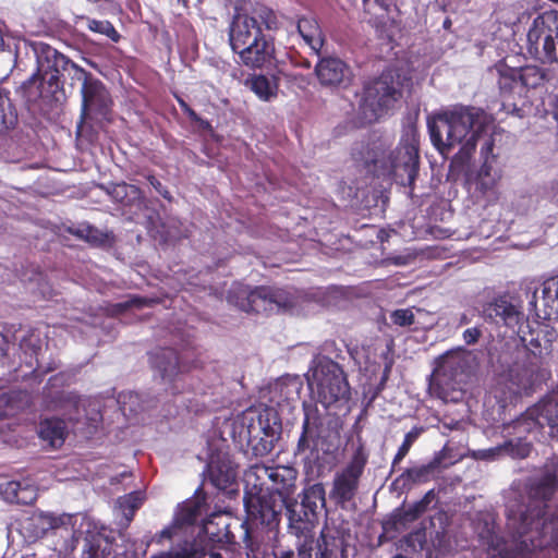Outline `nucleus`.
Segmentation results:
<instances>
[{"mask_svg": "<svg viewBox=\"0 0 558 558\" xmlns=\"http://www.w3.org/2000/svg\"><path fill=\"white\" fill-rule=\"evenodd\" d=\"M556 14L546 10L537 14L527 31V52L542 63L558 62V28Z\"/></svg>", "mask_w": 558, "mask_h": 558, "instance_id": "obj_14", "label": "nucleus"}, {"mask_svg": "<svg viewBox=\"0 0 558 558\" xmlns=\"http://www.w3.org/2000/svg\"><path fill=\"white\" fill-rule=\"evenodd\" d=\"M411 77L403 69L389 66L363 88L361 108L369 120L383 117L402 97L403 87Z\"/></svg>", "mask_w": 558, "mask_h": 558, "instance_id": "obj_10", "label": "nucleus"}, {"mask_svg": "<svg viewBox=\"0 0 558 558\" xmlns=\"http://www.w3.org/2000/svg\"><path fill=\"white\" fill-rule=\"evenodd\" d=\"M284 499H280L276 494L260 490L258 494H245L244 508L246 520L234 523L242 531L243 549L245 558H265L266 547L258 539L252 525L266 527L268 531H275L279 527L281 512L284 508Z\"/></svg>", "mask_w": 558, "mask_h": 558, "instance_id": "obj_7", "label": "nucleus"}, {"mask_svg": "<svg viewBox=\"0 0 558 558\" xmlns=\"http://www.w3.org/2000/svg\"><path fill=\"white\" fill-rule=\"evenodd\" d=\"M63 401L72 404L73 407H77L80 401H81V397L75 393V392H68L64 397H63Z\"/></svg>", "mask_w": 558, "mask_h": 558, "instance_id": "obj_55", "label": "nucleus"}, {"mask_svg": "<svg viewBox=\"0 0 558 558\" xmlns=\"http://www.w3.org/2000/svg\"><path fill=\"white\" fill-rule=\"evenodd\" d=\"M437 498V494L435 489H429L425 493V495L413 505L409 506L411 509L410 517L412 519L421 518L429 508V505L435 501Z\"/></svg>", "mask_w": 558, "mask_h": 558, "instance_id": "obj_43", "label": "nucleus"}, {"mask_svg": "<svg viewBox=\"0 0 558 558\" xmlns=\"http://www.w3.org/2000/svg\"><path fill=\"white\" fill-rule=\"evenodd\" d=\"M17 123V112L8 93L0 89V133L13 129Z\"/></svg>", "mask_w": 558, "mask_h": 558, "instance_id": "obj_35", "label": "nucleus"}, {"mask_svg": "<svg viewBox=\"0 0 558 558\" xmlns=\"http://www.w3.org/2000/svg\"><path fill=\"white\" fill-rule=\"evenodd\" d=\"M558 486V460L546 466L545 473L531 487L532 499L521 512L515 527L517 539L521 548L533 551L545 544L548 529L558 525V520L548 518L547 501L551 499Z\"/></svg>", "mask_w": 558, "mask_h": 558, "instance_id": "obj_5", "label": "nucleus"}, {"mask_svg": "<svg viewBox=\"0 0 558 558\" xmlns=\"http://www.w3.org/2000/svg\"><path fill=\"white\" fill-rule=\"evenodd\" d=\"M20 485H21V484H20L19 482H11V483H9V487H10V488H11V490L15 494V495H14V499H15V501H16L17 504H26V501H25V500H22V499L19 497L17 493H16L17 488L20 487Z\"/></svg>", "mask_w": 558, "mask_h": 558, "instance_id": "obj_57", "label": "nucleus"}, {"mask_svg": "<svg viewBox=\"0 0 558 558\" xmlns=\"http://www.w3.org/2000/svg\"><path fill=\"white\" fill-rule=\"evenodd\" d=\"M280 424H278L268 412L246 413L243 416L240 436L246 440L247 446L256 457H264L270 453L275 442L280 435Z\"/></svg>", "mask_w": 558, "mask_h": 558, "instance_id": "obj_15", "label": "nucleus"}, {"mask_svg": "<svg viewBox=\"0 0 558 558\" xmlns=\"http://www.w3.org/2000/svg\"><path fill=\"white\" fill-rule=\"evenodd\" d=\"M543 294H544V299L545 300H550L551 302H555V299L553 298L551 295V291H550V288L548 287H544L543 288Z\"/></svg>", "mask_w": 558, "mask_h": 558, "instance_id": "obj_58", "label": "nucleus"}, {"mask_svg": "<svg viewBox=\"0 0 558 558\" xmlns=\"http://www.w3.org/2000/svg\"><path fill=\"white\" fill-rule=\"evenodd\" d=\"M377 178L393 179L397 184L408 186L413 194L418 174V148L413 143L401 142L390 149L380 137L369 141L363 149L353 154Z\"/></svg>", "mask_w": 558, "mask_h": 558, "instance_id": "obj_4", "label": "nucleus"}, {"mask_svg": "<svg viewBox=\"0 0 558 558\" xmlns=\"http://www.w3.org/2000/svg\"><path fill=\"white\" fill-rule=\"evenodd\" d=\"M498 86L501 95L526 94L530 89L544 86L549 81V71L538 65L510 68L505 63L496 65Z\"/></svg>", "mask_w": 558, "mask_h": 558, "instance_id": "obj_16", "label": "nucleus"}, {"mask_svg": "<svg viewBox=\"0 0 558 558\" xmlns=\"http://www.w3.org/2000/svg\"><path fill=\"white\" fill-rule=\"evenodd\" d=\"M149 362L153 368L159 372L162 379L173 378L186 371L189 367L180 362L178 352L172 348H160L149 354Z\"/></svg>", "mask_w": 558, "mask_h": 558, "instance_id": "obj_27", "label": "nucleus"}, {"mask_svg": "<svg viewBox=\"0 0 558 558\" xmlns=\"http://www.w3.org/2000/svg\"><path fill=\"white\" fill-rule=\"evenodd\" d=\"M73 69L76 78L83 81L81 89L83 117L89 113L106 116L110 110L112 100L105 84L77 64H73Z\"/></svg>", "mask_w": 558, "mask_h": 558, "instance_id": "obj_19", "label": "nucleus"}, {"mask_svg": "<svg viewBox=\"0 0 558 558\" xmlns=\"http://www.w3.org/2000/svg\"><path fill=\"white\" fill-rule=\"evenodd\" d=\"M206 475L211 485L219 490H228L235 484L236 470L229 458L211 456L206 465Z\"/></svg>", "mask_w": 558, "mask_h": 558, "instance_id": "obj_26", "label": "nucleus"}, {"mask_svg": "<svg viewBox=\"0 0 558 558\" xmlns=\"http://www.w3.org/2000/svg\"><path fill=\"white\" fill-rule=\"evenodd\" d=\"M368 460L365 446L359 437V445L348 465L333 478L330 497L336 504L344 506L351 501L359 488L360 478Z\"/></svg>", "mask_w": 558, "mask_h": 558, "instance_id": "obj_17", "label": "nucleus"}, {"mask_svg": "<svg viewBox=\"0 0 558 558\" xmlns=\"http://www.w3.org/2000/svg\"><path fill=\"white\" fill-rule=\"evenodd\" d=\"M70 232L95 246H104L108 242V234L90 225H81Z\"/></svg>", "mask_w": 558, "mask_h": 558, "instance_id": "obj_36", "label": "nucleus"}, {"mask_svg": "<svg viewBox=\"0 0 558 558\" xmlns=\"http://www.w3.org/2000/svg\"><path fill=\"white\" fill-rule=\"evenodd\" d=\"M125 189L128 194L121 205L125 207L141 208L145 203V196L142 189L134 184H129V187Z\"/></svg>", "mask_w": 558, "mask_h": 558, "instance_id": "obj_46", "label": "nucleus"}, {"mask_svg": "<svg viewBox=\"0 0 558 558\" xmlns=\"http://www.w3.org/2000/svg\"><path fill=\"white\" fill-rule=\"evenodd\" d=\"M319 83L324 86H340L350 82V68L339 58H323L315 66Z\"/></svg>", "mask_w": 558, "mask_h": 558, "instance_id": "obj_25", "label": "nucleus"}, {"mask_svg": "<svg viewBox=\"0 0 558 558\" xmlns=\"http://www.w3.org/2000/svg\"><path fill=\"white\" fill-rule=\"evenodd\" d=\"M410 507L397 508L393 510L389 518L383 522L384 531L386 533L399 531L401 527H405L409 523L416 521L417 519H412L410 517Z\"/></svg>", "mask_w": 558, "mask_h": 558, "instance_id": "obj_39", "label": "nucleus"}, {"mask_svg": "<svg viewBox=\"0 0 558 558\" xmlns=\"http://www.w3.org/2000/svg\"><path fill=\"white\" fill-rule=\"evenodd\" d=\"M492 123L493 118L482 108L457 104L436 112L428 119L427 128L432 144L441 155L461 145L451 160L452 167L461 169L469 163Z\"/></svg>", "mask_w": 558, "mask_h": 558, "instance_id": "obj_1", "label": "nucleus"}, {"mask_svg": "<svg viewBox=\"0 0 558 558\" xmlns=\"http://www.w3.org/2000/svg\"><path fill=\"white\" fill-rule=\"evenodd\" d=\"M38 435L51 448H60L66 437V424L62 418H45L39 424Z\"/></svg>", "mask_w": 558, "mask_h": 558, "instance_id": "obj_30", "label": "nucleus"}, {"mask_svg": "<svg viewBox=\"0 0 558 558\" xmlns=\"http://www.w3.org/2000/svg\"><path fill=\"white\" fill-rule=\"evenodd\" d=\"M228 302L246 313H270L291 310L295 306L292 293L281 288L258 286L251 288L245 284H233L228 292Z\"/></svg>", "mask_w": 558, "mask_h": 558, "instance_id": "obj_12", "label": "nucleus"}, {"mask_svg": "<svg viewBox=\"0 0 558 558\" xmlns=\"http://www.w3.org/2000/svg\"><path fill=\"white\" fill-rule=\"evenodd\" d=\"M314 544L315 558H349V544L336 530L324 527Z\"/></svg>", "mask_w": 558, "mask_h": 558, "instance_id": "obj_24", "label": "nucleus"}, {"mask_svg": "<svg viewBox=\"0 0 558 558\" xmlns=\"http://www.w3.org/2000/svg\"><path fill=\"white\" fill-rule=\"evenodd\" d=\"M408 543L414 550L430 551L428 541L426 538V531L424 529L416 530L409 534Z\"/></svg>", "mask_w": 558, "mask_h": 558, "instance_id": "obj_48", "label": "nucleus"}, {"mask_svg": "<svg viewBox=\"0 0 558 558\" xmlns=\"http://www.w3.org/2000/svg\"><path fill=\"white\" fill-rule=\"evenodd\" d=\"M422 430L423 429L421 427H413L410 432L405 434L404 439L392 460V469L400 464V462L407 457L411 447L421 435Z\"/></svg>", "mask_w": 558, "mask_h": 558, "instance_id": "obj_42", "label": "nucleus"}, {"mask_svg": "<svg viewBox=\"0 0 558 558\" xmlns=\"http://www.w3.org/2000/svg\"><path fill=\"white\" fill-rule=\"evenodd\" d=\"M451 25H452L451 20H450L449 17H446V19H445V21H444V23H442V27H444L445 29H450Z\"/></svg>", "mask_w": 558, "mask_h": 558, "instance_id": "obj_62", "label": "nucleus"}, {"mask_svg": "<svg viewBox=\"0 0 558 558\" xmlns=\"http://www.w3.org/2000/svg\"><path fill=\"white\" fill-rule=\"evenodd\" d=\"M325 487L315 483L299 495L300 501L289 498L284 504L289 533L298 537V558H312L314 530L318 523V510L326 505Z\"/></svg>", "mask_w": 558, "mask_h": 558, "instance_id": "obj_8", "label": "nucleus"}, {"mask_svg": "<svg viewBox=\"0 0 558 558\" xmlns=\"http://www.w3.org/2000/svg\"><path fill=\"white\" fill-rule=\"evenodd\" d=\"M469 323V318L465 314H463L460 318V325H465Z\"/></svg>", "mask_w": 558, "mask_h": 558, "instance_id": "obj_63", "label": "nucleus"}, {"mask_svg": "<svg viewBox=\"0 0 558 558\" xmlns=\"http://www.w3.org/2000/svg\"><path fill=\"white\" fill-rule=\"evenodd\" d=\"M549 428L551 435L558 428V392L545 396L535 404L529 407L519 417L504 426V433L513 438L486 450L485 457H511L525 459L532 451V444L525 440L530 434L534 438L543 436L544 428Z\"/></svg>", "mask_w": 558, "mask_h": 558, "instance_id": "obj_3", "label": "nucleus"}, {"mask_svg": "<svg viewBox=\"0 0 558 558\" xmlns=\"http://www.w3.org/2000/svg\"><path fill=\"white\" fill-rule=\"evenodd\" d=\"M205 554H206V557H205V558H223V557H222V555H221L220 553H216V551H210V553H208V554L205 551ZM239 558H245V556H244V557H242V554H240V557H239Z\"/></svg>", "mask_w": 558, "mask_h": 558, "instance_id": "obj_59", "label": "nucleus"}, {"mask_svg": "<svg viewBox=\"0 0 558 558\" xmlns=\"http://www.w3.org/2000/svg\"><path fill=\"white\" fill-rule=\"evenodd\" d=\"M314 400L303 401L302 430L294 449V456H302L311 463L318 458L319 439L325 437V427L331 434L339 435L343 427V421L337 411H325L323 413Z\"/></svg>", "mask_w": 558, "mask_h": 558, "instance_id": "obj_11", "label": "nucleus"}, {"mask_svg": "<svg viewBox=\"0 0 558 558\" xmlns=\"http://www.w3.org/2000/svg\"><path fill=\"white\" fill-rule=\"evenodd\" d=\"M296 29L305 44L315 52L319 53L324 46V35L317 23L313 17H301L296 23Z\"/></svg>", "mask_w": 558, "mask_h": 558, "instance_id": "obj_31", "label": "nucleus"}, {"mask_svg": "<svg viewBox=\"0 0 558 558\" xmlns=\"http://www.w3.org/2000/svg\"><path fill=\"white\" fill-rule=\"evenodd\" d=\"M147 181L165 199L171 201V193L155 175L149 174L147 177Z\"/></svg>", "mask_w": 558, "mask_h": 558, "instance_id": "obj_51", "label": "nucleus"}, {"mask_svg": "<svg viewBox=\"0 0 558 558\" xmlns=\"http://www.w3.org/2000/svg\"><path fill=\"white\" fill-rule=\"evenodd\" d=\"M484 143L481 147V156L484 159L483 162L490 163V160H494L496 156L493 154L494 145H495V133L488 136H485Z\"/></svg>", "mask_w": 558, "mask_h": 558, "instance_id": "obj_49", "label": "nucleus"}, {"mask_svg": "<svg viewBox=\"0 0 558 558\" xmlns=\"http://www.w3.org/2000/svg\"><path fill=\"white\" fill-rule=\"evenodd\" d=\"M311 399L319 402L325 411H349L351 387L343 368L327 356L318 359L308 383Z\"/></svg>", "mask_w": 558, "mask_h": 558, "instance_id": "obj_9", "label": "nucleus"}, {"mask_svg": "<svg viewBox=\"0 0 558 558\" xmlns=\"http://www.w3.org/2000/svg\"><path fill=\"white\" fill-rule=\"evenodd\" d=\"M206 554L203 548H197L195 544L185 542L183 546L177 549L160 551L149 558H205Z\"/></svg>", "mask_w": 558, "mask_h": 558, "instance_id": "obj_38", "label": "nucleus"}, {"mask_svg": "<svg viewBox=\"0 0 558 558\" xmlns=\"http://www.w3.org/2000/svg\"><path fill=\"white\" fill-rule=\"evenodd\" d=\"M442 456L439 452L433 460L424 465L405 469L393 482L401 488H411L417 483H426L430 480L432 473L441 464Z\"/></svg>", "mask_w": 558, "mask_h": 558, "instance_id": "obj_29", "label": "nucleus"}, {"mask_svg": "<svg viewBox=\"0 0 558 558\" xmlns=\"http://www.w3.org/2000/svg\"><path fill=\"white\" fill-rule=\"evenodd\" d=\"M177 529H181V526H174V520H173L172 524L170 526H167V527H165L163 530L160 531V533H159V542L161 539H163V538L171 539L172 536L174 535Z\"/></svg>", "mask_w": 558, "mask_h": 558, "instance_id": "obj_54", "label": "nucleus"}, {"mask_svg": "<svg viewBox=\"0 0 558 558\" xmlns=\"http://www.w3.org/2000/svg\"><path fill=\"white\" fill-rule=\"evenodd\" d=\"M254 470L258 478L265 476L271 481V487L267 492L276 494L280 499H284V501L294 494L296 471L293 468L255 465Z\"/></svg>", "mask_w": 558, "mask_h": 558, "instance_id": "obj_22", "label": "nucleus"}, {"mask_svg": "<svg viewBox=\"0 0 558 558\" xmlns=\"http://www.w3.org/2000/svg\"><path fill=\"white\" fill-rule=\"evenodd\" d=\"M178 102L181 108V110L194 122H198L201 120L197 112L190 107L187 102H185L182 98L178 97Z\"/></svg>", "mask_w": 558, "mask_h": 558, "instance_id": "obj_53", "label": "nucleus"}, {"mask_svg": "<svg viewBox=\"0 0 558 558\" xmlns=\"http://www.w3.org/2000/svg\"><path fill=\"white\" fill-rule=\"evenodd\" d=\"M233 521L225 513H213L203 523V532L214 544L235 545V535L231 531Z\"/></svg>", "mask_w": 558, "mask_h": 558, "instance_id": "obj_28", "label": "nucleus"}, {"mask_svg": "<svg viewBox=\"0 0 558 558\" xmlns=\"http://www.w3.org/2000/svg\"><path fill=\"white\" fill-rule=\"evenodd\" d=\"M87 28L100 35H105L113 43H119L121 39L120 33L114 28L113 24L107 20H96L90 17H85Z\"/></svg>", "mask_w": 558, "mask_h": 558, "instance_id": "obj_41", "label": "nucleus"}, {"mask_svg": "<svg viewBox=\"0 0 558 558\" xmlns=\"http://www.w3.org/2000/svg\"><path fill=\"white\" fill-rule=\"evenodd\" d=\"M482 317L496 327H505L513 333L518 332L522 324L523 311L509 293H502L483 304Z\"/></svg>", "mask_w": 558, "mask_h": 558, "instance_id": "obj_18", "label": "nucleus"}, {"mask_svg": "<svg viewBox=\"0 0 558 558\" xmlns=\"http://www.w3.org/2000/svg\"><path fill=\"white\" fill-rule=\"evenodd\" d=\"M144 497L141 492H132L118 499V506L128 522H131L135 512L143 505Z\"/></svg>", "mask_w": 558, "mask_h": 558, "instance_id": "obj_37", "label": "nucleus"}, {"mask_svg": "<svg viewBox=\"0 0 558 558\" xmlns=\"http://www.w3.org/2000/svg\"><path fill=\"white\" fill-rule=\"evenodd\" d=\"M429 543L436 557L445 556L451 551V541L446 527L429 532Z\"/></svg>", "mask_w": 558, "mask_h": 558, "instance_id": "obj_40", "label": "nucleus"}, {"mask_svg": "<svg viewBox=\"0 0 558 558\" xmlns=\"http://www.w3.org/2000/svg\"><path fill=\"white\" fill-rule=\"evenodd\" d=\"M71 520L72 515L66 513L58 515L50 512L38 511L24 520L22 529L28 538L35 541L45 536L47 532L60 527H65V530L69 531L68 525L71 523Z\"/></svg>", "mask_w": 558, "mask_h": 558, "instance_id": "obj_23", "label": "nucleus"}, {"mask_svg": "<svg viewBox=\"0 0 558 558\" xmlns=\"http://www.w3.org/2000/svg\"><path fill=\"white\" fill-rule=\"evenodd\" d=\"M251 89L262 99L269 100L274 95L270 87L269 80L264 75H258L252 78Z\"/></svg>", "mask_w": 558, "mask_h": 558, "instance_id": "obj_44", "label": "nucleus"}, {"mask_svg": "<svg viewBox=\"0 0 558 558\" xmlns=\"http://www.w3.org/2000/svg\"><path fill=\"white\" fill-rule=\"evenodd\" d=\"M390 320L399 327H410L415 323V314L412 308H398L391 312Z\"/></svg>", "mask_w": 558, "mask_h": 558, "instance_id": "obj_45", "label": "nucleus"}, {"mask_svg": "<svg viewBox=\"0 0 558 558\" xmlns=\"http://www.w3.org/2000/svg\"><path fill=\"white\" fill-rule=\"evenodd\" d=\"M389 372H390V367H389V366H386V367H385V371H384L383 378H381V385H384V383L387 380L388 375H389Z\"/></svg>", "mask_w": 558, "mask_h": 558, "instance_id": "obj_61", "label": "nucleus"}, {"mask_svg": "<svg viewBox=\"0 0 558 558\" xmlns=\"http://www.w3.org/2000/svg\"><path fill=\"white\" fill-rule=\"evenodd\" d=\"M281 27L279 15L269 7L257 4L247 13H235L229 24V44L247 68L262 69L275 59V44L263 32Z\"/></svg>", "mask_w": 558, "mask_h": 558, "instance_id": "obj_2", "label": "nucleus"}, {"mask_svg": "<svg viewBox=\"0 0 558 558\" xmlns=\"http://www.w3.org/2000/svg\"><path fill=\"white\" fill-rule=\"evenodd\" d=\"M557 526L558 525H554V526L549 527L548 531L551 530L550 535H549V542H553L558 546V534L555 531ZM548 534H549V532L547 533V535ZM544 542H545V544L542 547H544L548 543V541H546V537L544 538Z\"/></svg>", "mask_w": 558, "mask_h": 558, "instance_id": "obj_56", "label": "nucleus"}, {"mask_svg": "<svg viewBox=\"0 0 558 558\" xmlns=\"http://www.w3.org/2000/svg\"><path fill=\"white\" fill-rule=\"evenodd\" d=\"M493 167L488 162H483L477 173L472 178H466V183L473 184L476 192L481 195H486L492 192L497 183L496 177L492 173Z\"/></svg>", "mask_w": 558, "mask_h": 558, "instance_id": "obj_34", "label": "nucleus"}, {"mask_svg": "<svg viewBox=\"0 0 558 558\" xmlns=\"http://www.w3.org/2000/svg\"><path fill=\"white\" fill-rule=\"evenodd\" d=\"M19 93L28 106L43 110L59 101L63 94L62 84L56 83L54 76L41 75L35 72L19 88Z\"/></svg>", "mask_w": 558, "mask_h": 558, "instance_id": "obj_20", "label": "nucleus"}, {"mask_svg": "<svg viewBox=\"0 0 558 558\" xmlns=\"http://www.w3.org/2000/svg\"><path fill=\"white\" fill-rule=\"evenodd\" d=\"M125 187H129V184L125 182L113 184L109 191V194L116 202L122 204V201L125 198V195L128 194Z\"/></svg>", "mask_w": 558, "mask_h": 558, "instance_id": "obj_52", "label": "nucleus"}, {"mask_svg": "<svg viewBox=\"0 0 558 558\" xmlns=\"http://www.w3.org/2000/svg\"><path fill=\"white\" fill-rule=\"evenodd\" d=\"M33 50L36 56V72L47 76L56 75V83L63 85L62 73L66 71L68 66L73 69L75 63L46 43H34Z\"/></svg>", "mask_w": 558, "mask_h": 558, "instance_id": "obj_21", "label": "nucleus"}, {"mask_svg": "<svg viewBox=\"0 0 558 558\" xmlns=\"http://www.w3.org/2000/svg\"><path fill=\"white\" fill-rule=\"evenodd\" d=\"M493 558H512L509 554H498L493 556Z\"/></svg>", "mask_w": 558, "mask_h": 558, "instance_id": "obj_64", "label": "nucleus"}, {"mask_svg": "<svg viewBox=\"0 0 558 558\" xmlns=\"http://www.w3.org/2000/svg\"><path fill=\"white\" fill-rule=\"evenodd\" d=\"M465 368L466 361L457 354L447 353L440 356L429 385L433 395L445 403L462 401L468 377Z\"/></svg>", "mask_w": 558, "mask_h": 558, "instance_id": "obj_13", "label": "nucleus"}, {"mask_svg": "<svg viewBox=\"0 0 558 558\" xmlns=\"http://www.w3.org/2000/svg\"><path fill=\"white\" fill-rule=\"evenodd\" d=\"M112 553V542L101 533H89L85 537L82 558H108Z\"/></svg>", "mask_w": 558, "mask_h": 558, "instance_id": "obj_32", "label": "nucleus"}, {"mask_svg": "<svg viewBox=\"0 0 558 558\" xmlns=\"http://www.w3.org/2000/svg\"><path fill=\"white\" fill-rule=\"evenodd\" d=\"M530 306H531V311H535L536 312V294L534 293L533 294V298L532 300L530 301Z\"/></svg>", "mask_w": 558, "mask_h": 558, "instance_id": "obj_60", "label": "nucleus"}, {"mask_svg": "<svg viewBox=\"0 0 558 558\" xmlns=\"http://www.w3.org/2000/svg\"><path fill=\"white\" fill-rule=\"evenodd\" d=\"M483 331L480 327H471L463 331L462 338L465 344L473 345L478 342Z\"/></svg>", "mask_w": 558, "mask_h": 558, "instance_id": "obj_50", "label": "nucleus"}, {"mask_svg": "<svg viewBox=\"0 0 558 558\" xmlns=\"http://www.w3.org/2000/svg\"><path fill=\"white\" fill-rule=\"evenodd\" d=\"M549 376L543 367V357L526 345L519 350L514 360L497 377L494 392L502 405L531 396Z\"/></svg>", "mask_w": 558, "mask_h": 558, "instance_id": "obj_6", "label": "nucleus"}, {"mask_svg": "<svg viewBox=\"0 0 558 558\" xmlns=\"http://www.w3.org/2000/svg\"><path fill=\"white\" fill-rule=\"evenodd\" d=\"M203 502L191 498L182 502L174 513V526L193 525L202 514Z\"/></svg>", "mask_w": 558, "mask_h": 558, "instance_id": "obj_33", "label": "nucleus"}, {"mask_svg": "<svg viewBox=\"0 0 558 558\" xmlns=\"http://www.w3.org/2000/svg\"><path fill=\"white\" fill-rule=\"evenodd\" d=\"M157 303H158L157 299L134 295L131 299H129L128 301L117 304V307H119L120 311H126L132 307H136V308L150 307Z\"/></svg>", "mask_w": 558, "mask_h": 558, "instance_id": "obj_47", "label": "nucleus"}]
</instances>
